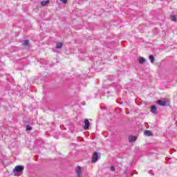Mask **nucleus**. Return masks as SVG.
<instances>
[{
  "mask_svg": "<svg viewBox=\"0 0 177 177\" xmlns=\"http://www.w3.org/2000/svg\"><path fill=\"white\" fill-rule=\"evenodd\" d=\"M49 3V0L44 1L40 3V5H41V6H46V5H48Z\"/></svg>",
  "mask_w": 177,
  "mask_h": 177,
  "instance_id": "nucleus-10",
  "label": "nucleus"
},
{
  "mask_svg": "<svg viewBox=\"0 0 177 177\" xmlns=\"http://www.w3.org/2000/svg\"><path fill=\"white\" fill-rule=\"evenodd\" d=\"M14 172H17V174H19V172H23L24 171V167L21 165H17L14 169Z\"/></svg>",
  "mask_w": 177,
  "mask_h": 177,
  "instance_id": "nucleus-1",
  "label": "nucleus"
},
{
  "mask_svg": "<svg viewBox=\"0 0 177 177\" xmlns=\"http://www.w3.org/2000/svg\"><path fill=\"white\" fill-rule=\"evenodd\" d=\"M171 19L172 21H177L176 16V15H171Z\"/></svg>",
  "mask_w": 177,
  "mask_h": 177,
  "instance_id": "nucleus-14",
  "label": "nucleus"
},
{
  "mask_svg": "<svg viewBox=\"0 0 177 177\" xmlns=\"http://www.w3.org/2000/svg\"><path fill=\"white\" fill-rule=\"evenodd\" d=\"M32 128L30 127V125L26 126V131H31Z\"/></svg>",
  "mask_w": 177,
  "mask_h": 177,
  "instance_id": "nucleus-15",
  "label": "nucleus"
},
{
  "mask_svg": "<svg viewBox=\"0 0 177 177\" xmlns=\"http://www.w3.org/2000/svg\"><path fill=\"white\" fill-rule=\"evenodd\" d=\"M61 2H62V3H64V5H66V3H67V1L68 0H59Z\"/></svg>",
  "mask_w": 177,
  "mask_h": 177,
  "instance_id": "nucleus-16",
  "label": "nucleus"
},
{
  "mask_svg": "<svg viewBox=\"0 0 177 177\" xmlns=\"http://www.w3.org/2000/svg\"><path fill=\"white\" fill-rule=\"evenodd\" d=\"M144 134L145 135V136H153V133H151V131L149 130H146L144 132Z\"/></svg>",
  "mask_w": 177,
  "mask_h": 177,
  "instance_id": "nucleus-8",
  "label": "nucleus"
},
{
  "mask_svg": "<svg viewBox=\"0 0 177 177\" xmlns=\"http://www.w3.org/2000/svg\"><path fill=\"white\" fill-rule=\"evenodd\" d=\"M91 127V123L88 119L84 120V129H88Z\"/></svg>",
  "mask_w": 177,
  "mask_h": 177,
  "instance_id": "nucleus-5",
  "label": "nucleus"
},
{
  "mask_svg": "<svg viewBox=\"0 0 177 177\" xmlns=\"http://www.w3.org/2000/svg\"><path fill=\"white\" fill-rule=\"evenodd\" d=\"M136 139H138V138H136V136H132L129 137V142H130V143H132V142H136Z\"/></svg>",
  "mask_w": 177,
  "mask_h": 177,
  "instance_id": "nucleus-7",
  "label": "nucleus"
},
{
  "mask_svg": "<svg viewBox=\"0 0 177 177\" xmlns=\"http://www.w3.org/2000/svg\"><path fill=\"white\" fill-rule=\"evenodd\" d=\"M157 103L159 106H162V107H165V106H167V101L159 100L157 101Z\"/></svg>",
  "mask_w": 177,
  "mask_h": 177,
  "instance_id": "nucleus-4",
  "label": "nucleus"
},
{
  "mask_svg": "<svg viewBox=\"0 0 177 177\" xmlns=\"http://www.w3.org/2000/svg\"><path fill=\"white\" fill-rule=\"evenodd\" d=\"M56 48L57 49H62L63 48V43H57Z\"/></svg>",
  "mask_w": 177,
  "mask_h": 177,
  "instance_id": "nucleus-12",
  "label": "nucleus"
},
{
  "mask_svg": "<svg viewBox=\"0 0 177 177\" xmlns=\"http://www.w3.org/2000/svg\"><path fill=\"white\" fill-rule=\"evenodd\" d=\"M22 44L24 46H28V45H30V40H24Z\"/></svg>",
  "mask_w": 177,
  "mask_h": 177,
  "instance_id": "nucleus-11",
  "label": "nucleus"
},
{
  "mask_svg": "<svg viewBox=\"0 0 177 177\" xmlns=\"http://www.w3.org/2000/svg\"><path fill=\"white\" fill-rule=\"evenodd\" d=\"M110 169H111V171H115V168L114 167V166H111Z\"/></svg>",
  "mask_w": 177,
  "mask_h": 177,
  "instance_id": "nucleus-18",
  "label": "nucleus"
},
{
  "mask_svg": "<svg viewBox=\"0 0 177 177\" xmlns=\"http://www.w3.org/2000/svg\"><path fill=\"white\" fill-rule=\"evenodd\" d=\"M75 172L77 174V177H81V175L82 174V169L81 167L77 166L75 169Z\"/></svg>",
  "mask_w": 177,
  "mask_h": 177,
  "instance_id": "nucleus-3",
  "label": "nucleus"
},
{
  "mask_svg": "<svg viewBox=\"0 0 177 177\" xmlns=\"http://www.w3.org/2000/svg\"><path fill=\"white\" fill-rule=\"evenodd\" d=\"M151 113H153V114H157V106L156 105L152 106L151 109Z\"/></svg>",
  "mask_w": 177,
  "mask_h": 177,
  "instance_id": "nucleus-6",
  "label": "nucleus"
},
{
  "mask_svg": "<svg viewBox=\"0 0 177 177\" xmlns=\"http://www.w3.org/2000/svg\"><path fill=\"white\" fill-rule=\"evenodd\" d=\"M110 81H113V80H114V76H109L108 78Z\"/></svg>",
  "mask_w": 177,
  "mask_h": 177,
  "instance_id": "nucleus-17",
  "label": "nucleus"
},
{
  "mask_svg": "<svg viewBox=\"0 0 177 177\" xmlns=\"http://www.w3.org/2000/svg\"><path fill=\"white\" fill-rule=\"evenodd\" d=\"M99 160V153L97 151L94 152L93 157H92V162H96Z\"/></svg>",
  "mask_w": 177,
  "mask_h": 177,
  "instance_id": "nucleus-2",
  "label": "nucleus"
},
{
  "mask_svg": "<svg viewBox=\"0 0 177 177\" xmlns=\"http://www.w3.org/2000/svg\"><path fill=\"white\" fill-rule=\"evenodd\" d=\"M149 60H151V63H154V62H156V58H154V56L153 55H150Z\"/></svg>",
  "mask_w": 177,
  "mask_h": 177,
  "instance_id": "nucleus-13",
  "label": "nucleus"
},
{
  "mask_svg": "<svg viewBox=\"0 0 177 177\" xmlns=\"http://www.w3.org/2000/svg\"><path fill=\"white\" fill-rule=\"evenodd\" d=\"M138 62H139L140 64H143V63H145L146 62V59H145V57H140L138 59Z\"/></svg>",
  "mask_w": 177,
  "mask_h": 177,
  "instance_id": "nucleus-9",
  "label": "nucleus"
},
{
  "mask_svg": "<svg viewBox=\"0 0 177 177\" xmlns=\"http://www.w3.org/2000/svg\"><path fill=\"white\" fill-rule=\"evenodd\" d=\"M124 175H127V170L124 171Z\"/></svg>",
  "mask_w": 177,
  "mask_h": 177,
  "instance_id": "nucleus-19",
  "label": "nucleus"
}]
</instances>
